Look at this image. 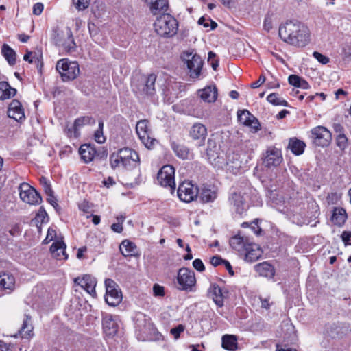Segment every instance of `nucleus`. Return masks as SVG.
<instances>
[{"mask_svg": "<svg viewBox=\"0 0 351 351\" xmlns=\"http://www.w3.org/2000/svg\"><path fill=\"white\" fill-rule=\"evenodd\" d=\"M348 218L346 210L341 207H335L333 209L332 215L331 217L332 222L338 226H343Z\"/></svg>", "mask_w": 351, "mask_h": 351, "instance_id": "c85d7f7f", "label": "nucleus"}, {"mask_svg": "<svg viewBox=\"0 0 351 351\" xmlns=\"http://www.w3.org/2000/svg\"><path fill=\"white\" fill-rule=\"evenodd\" d=\"M209 22H210L211 24V29H214L217 27V23L212 21L210 19H206L205 17H201L198 20V24L203 25L204 27H209Z\"/></svg>", "mask_w": 351, "mask_h": 351, "instance_id": "09e8293b", "label": "nucleus"}, {"mask_svg": "<svg viewBox=\"0 0 351 351\" xmlns=\"http://www.w3.org/2000/svg\"><path fill=\"white\" fill-rule=\"evenodd\" d=\"M282 160L280 149L271 147L267 149L263 160V164L265 167L278 166Z\"/></svg>", "mask_w": 351, "mask_h": 351, "instance_id": "dca6fc26", "label": "nucleus"}, {"mask_svg": "<svg viewBox=\"0 0 351 351\" xmlns=\"http://www.w3.org/2000/svg\"><path fill=\"white\" fill-rule=\"evenodd\" d=\"M279 36L285 42L297 47H304L310 41V32L296 20L287 21L279 27Z\"/></svg>", "mask_w": 351, "mask_h": 351, "instance_id": "f257e3e1", "label": "nucleus"}, {"mask_svg": "<svg viewBox=\"0 0 351 351\" xmlns=\"http://www.w3.org/2000/svg\"><path fill=\"white\" fill-rule=\"evenodd\" d=\"M300 77H299L298 75H291L288 77L289 83L291 85L294 86L295 87L298 86V84L300 83Z\"/></svg>", "mask_w": 351, "mask_h": 351, "instance_id": "13d9d810", "label": "nucleus"}, {"mask_svg": "<svg viewBox=\"0 0 351 351\" xmlns=\"http://www.w3.org/2000/svg\"><path fill=\"white\" fill-rule=\"evenodd\" d=\"M123 169H130L135 167L139 163L140 159L138 153L128 147L121 149L119 151Z\"/></svg>", "mask_w": 351, "mask_h": 351, "instance_id": "4468645a", "label": "nucleus"}, {"mask_svg": "<svg viewBox=\"0 0 351 351\" xmlns=\"http://www.w3.org/2000/svg\"><path fill=\"white\" fill-rule=\"evenodd\" d=\"M1 53L10 65L15 64L16 53L11 47H10L9 45L3 44L1 49Z\"/></svg>", "mask_w": 351, "mask_h": 351, "instance_id": "4c0bfd02", "label": "nucleus"}, {"mask_svg": "<svg viewBox=\"0 0 351 351\" xmlns=\"http://www.w3.org/2000/svg\"><path fill=\"white\" fill-rule=\"evenodd\" d=\"M56 237L57 234L56 229L53 227H50L48 228L47 234L45 239L43 241V243L47 244L52 241H54V242L56 241H59L58 239H56Z\"/></svg>", "mask_w": 351, "mask_h": 351, "instance_id": "a18cd8bd", "label": "nucleus"}, {"mask_svg": "<svg viewBox=\"0 0 351 351\" xmlns=\"http://www.w3.org/2000/svg\"><path fill=\"white\" fill-rule=\"evenodd\" d=\"M66 39L64 42L60 40L57 41L56 44L59 46H62L65 51L67 52H72L75 48V43L72 36L71 32L68 30L66 34Z\"/></svg>", "mask_w": 351, "mask_h": 351, "instance_id": "f704fd0d", "label": "nucleus"}, {"mask_svg": "<svg viewBox=\"0 0 351 351\" xmlns=\"http://www.w3.org/2000/svg\"><path fill=\"white\" fill-rule=\"evenodd\" d=\"M267 100L274 106H287L288 105L287 102L280 97L277 93L269 94L267 97Z\"/></svg>", "mask_w": 351, "mask_h": 351, "instance_id": "a19ab883", "label": "nucleus"}, {"mask_svg": "<svg viewBox=\"0 0 351 351\" xmlns=\"http://www.w3.org/2000/svg\"><path fill=\"white\" fill-rule=\"evenodd\" d=\"M177 280L179 285L178 288L186 291H193V287H195L196 282L194 272L185 267L179 270Z\"/></svg>", "mask_w": 351, "mask_h": 351, "instance_id": "0eeeda50", "label": "nucleus"}, {"mask_svg": "<svg viewBox=\"0 0 351 351\" xmlns=\"http://www.w3.org/2000/svg\"><path fill=\"white\" fill-rule=\"evenodd\" d=\"M90 0H73L75 7L79 11L86 9L90 4Z\"/></svg>", "mask_w": 351, "mask_h": 351, "instance_id": "de8ad7c7", "label": "nucleus"}, {"mask_svg": "<svg viewBox=\"0 0 351 351\" xmlns=\"http://www.w3.org/2000/svg\"><path fill=\"white\" fill-rule=\"evenodd\" d=\"M193 266L199 271H203L205 269L204 263L199 258H196L193 261Z\"/></svg>", "mask_w": 351, "mask_h": 351, "instance_id": "4d7b16f0", "label": "nucleus"}, {"mask_svg": "<svg viewBox=\"0 0 351 351\" xmlns=\"http://www.w3.org/2000/svg\"><path fill=\"white\" fill-rule=\"evenodd\" d=\"M136 132L140 140L147 148L150 149L156 142L154 138L150 136L149 121L147 119L140 120L137 122Z\"/></svg>", "mask_w": 351, "mask_h": 351, "instance_id": "ddd939ff", "label": "nucleus"}, {"mask_svg": "<svg viewBox=\"0 0 351 351\" xmlns=\"http://www.w3.org/2000/svg\"><path fill=\"white\" fill-rule=\"evenodd\" d=\"M221 346L225 350L235 351L238 348L237 338L233 335H224L221 338Z\"/></svg>", "mask_w": 351, "mask_h": 351, "instance_id": "7c9ffc66", "label": "nucleus"}, {"mask_svg": "<svg viewBox=\"0 0 351 351\" xmlns=\"http://www.w3.org/2000/svg\"><path fill=\"white\" fill-rule=\"evenodd\" d=\"M341 239L346 245H351V232L343 231L341 234Z\"/></svg>", "mask_w": 351, "mask_h": 351, "instance_id": "bf43d9fd", "label": "nucleus"}, {"mask_svg": "<svg viewBox=\"0 0 351 351\" xmlns=\"http://www.w3.org/2000/svg\"><path fill=\"white\" fill-rule=\"evenodd\" d=\"M44 8V5L42 3H36L33 6V14L38 16L41 14Z\"/></svg>", "mask_w": 351, "mask_h": 351, "instance_id": "680f3d73", "label": "nucleus"}, {"mask_svg": "<svg viewBox=\"0 0 351 351\" xmlns=\"http://www.w3.org/2000/svg\"><path fill=\"white\" fill-rule=\"evenodd\" d=\"M32 53L33 55L31 56L32 58L29 60V62L36 64L38 68H41L43 66L42 53H40V51H34Z\"/></svg>", "mask_w": 351, "mask_h": 351, "instance_id": "49530a36", "label": "nucleus"}, {"mask_svg": "<svg viewBox=\"0 0 351 351\" xmlns=\"http://www.w3.org/2000/svg\"><path fill=\"white\" fill-rule=\"evenodd\" d=\"M145 2L153 15H162L168 11V0H145Z\"/></svg>", "mask_w": 351, "mask_h": 351, "instance_id": "6ab92c4d", "label": "nucleus"}, {"mask_svg": "<svg viewBox=\"0 0 351 351\" xmlns=\"http://www.w3.org/2000/svg\"><path fill=\"white\" fill-rule=\"evenodd\" d=\"M119 152L117 153H113L110 157V162L112 169L123 168V164H122V158Z\"/></svg>", "mask_w": 351, "mask_h": 351, "instance_id": "37998d69", "label": "nucleus"}, {"mask_svg": "<svg viewBox=\"0 0 351 351\" xmlns=\"http://www.w3.org/2000/svg\"><path fill=\"white\" fill-rule=\"evenodd\" d=\"M119 250L124 256H132L136 252V246L134 243L124 240L120 244Z\"/></svg>", "mask_w": 351, "mask_h": 351, "instance_id": "72a5a7b5", "label": "nucleus"}, {"mask_svg": "<svg viewBox=\"0 0 351 351\" xmlns=\"http://www.w3.org/2000/svg\"><path fill=\"white\" fill-rule=\"evenodd\" d=\"M337 145L341 149H343L347 145V138L344 134H337Z\"/></svg>", "mask_w": 351, "mask_h": 351, "instance_id": "8fccbe9b", "label": "nucleus"}, {"mask_svg": "<svg viewBox=\"0 0 351 351\" xmlns=\"http://www.w3.org/2000/svg\"><path fill=\"white\" fill-rule=\"evenodd\" d=\"M313 57L322 64H326L329 62V58L322 53L315 51L313 53Z\"/></svg>", "mask_w": 351, "mask_h": 351, "instance_id": "603ef678", "label": "nucleus"}, {"mask_svg": "<svg viewBox=\"0 0 351 351\" xmlns=\"http://www.w3.org/2000/svg\"><path fill=\"white\" fill-rule=\"evenodd\" d=\"M156 76L150 74L148 76H141L132 82L133 90L139 95H152L155 93V82Z\"/></svg>", "mask_w": 351, "mask_h": 351, "instance_id": "39448f33", "label": "nucleus"}, {"mask_svg": "<svg viewBox=\"0 0 351 351\" xmlns=\"http://www.w3.org/2000/svg\"><path fill=\"white\" fill-rule=\"evenodd\" d=\"M206 135L207 129L202 123H196L191 128L190 136L195 140H199V145L204 144Z\"/></svg>", "mask_w": 351, "mask_h": 351, "instance_id": "4be33fe9", "label": "nucleus"}, {"mask_svg": "<svg viewBox=\"0 0 351 351\" xmlns=\"http://www.w3.org/2000/svg\"><path fill=\"white\" fill-rule=\"evenodd\" d=\"M313 143L320 147L328 146L332 139L330 132L324 126H317L311 130Z\"/></svg>", "mask_w": 351, "mask_h": 351, "instance_id": "f8f14e48", "label": "nucleus"}, {"mask_svg": "<svg viewBox=\"0 0 351 351\" xmlns=\"http://www.w3.org/2000/svg\"><path fill=\"white\" fill-rule=\"evenodd\" d=\"M15 287V278L9 272L0 274V290L8 291L10 293Z\"/></svg>", "mask_w": 351, "mask_h": 351, "instance_id": "5701e85b", "label": "nucleus"}, {"mask_svg": "<svg viewBox=\"0 0 351 351\" xmlns=\"http://www.w3.org/2000/svg\"><path fill=\"white\" fill-rule=\"evenodd\" d=\"M225 261L226 260L222 259L221 257L218 256H213L210 258V263L215 267L218 266L221 264H224Z\"/></svg>", "mask_w": 351, "mask_h": 351, "instance_id": "0e129e2a", "label": "nucleus"}, {"mask_svg": "<svg viewBox=\"0 0 351 351\" xmlns=\"http://www.w3.org/2000/svg\"><path fill=\"white\" fill-rule=\"evenodd\" d=\"M212 294L213 299L215 303L218 306L221 307L223 305V298L220 287L218 286H213Z\"/></svg>", "mask_w": 351, "mask_h": 351, "instance_id": "58836bf2", "label": "nucleus"}, {"mask_svg": "<svg viewBox=\"0 0 351 351\" xmlns=\"http://www.w3.org/2000/svg\"><path fill=\"white\" fill-rule=\"evenodd\" d=\"M79 209L84 213H91V206L88 202L84 201L79 204Z\"/></svg>", "mask_w": 351, "mask_h": 351, "instance_id": "5fc2aeb1", "label": "nucleus"}, {"mask_svg": "<svg viewBox=\"0 0 351 351\" xmlns=\"http://www.w3.org/2000/svg\"><path fill=\"white\" fill-rule=\"evenodd\" d=\"M184 330V326L182 324H179L177 327L171 329L170 332L172 334L175 339L180 337V333Z\"/></svg>", "mask_w": 351, "mask_h": 351, "instance_id": "864d4df0", "label": "nucleus"}, {"mask_svg": "<svg viewBox=\"0 0 351 351\" xmlns=\"http://www.w3.org/2000/svg\"><path fill=\"white\" fill-rule=\"evenodd\" d=\"M238 119L239 122L245 125L250 126L254 132L260 130V123L256 118H255L248 110H243L237 112Z\"/></svg>", "mask_w": 351, "mask_h": 351, "instance_id": "a211bd4d", "label": "nucleus"}, {"mask_svg": "<svg viewBox=\"0 0 351 351\" xmlns=\"http://www.w3.org/2000/svg\"><path fill=\"white\" fill-rule=\"evenodd\" d=\"M56 70L63 82L73 80L80 74L78 63L75 61H70L66 58L61 59L57 62Z\"/></svg>", "mask_w": 351, "mask_h": 351, "instance_id": "20e7f679", "label": "nucleus"}, {"mask_svg": "<svg viewBox=\"0 0 351 351\" xmlns=\"http://www.w3.org/2000/svg\"><path fill=\"white\" fill-rule=\"evenodd\" d=\"M8 115L17 121L25 119V113L21 102L16 99H13L9 105Z\"/></svg>", "mask_w": 351, "mask_h": 351, "instance_id": "412c9836", "label": "nucleus"}, {"mask_svg": "<svg viewBox=\"0 0 351 351\" xmlns=\"http://www.w3.org/2000/svg\"><path fill=\"white\" fill-rule=\"evenodd\" d=\"M95 120L90 116H84L76 119L74 121L73 125L69 128H66L64 130L66 135L69 137H75L77 138L80 135L79 130L84 125L95 124Z\"/></svg>", "mask_w": 351, "mask_h": 351, "instance_id": "2eb2a0df", "label": "nucleus"}, {"mask_svg": "<svg viewBox=\"0 0 351 351\" xmlns=\"http://www.w3.org/2000/svg\"><path fill=\"white\" fill-rule=\"evenodd\" d=\"M66 245L62 241H56L50 247L52 256L59 260H66L68 255L65 252Z\"/></svg>", "mask_w": 351, "mask_h": 351, "instance_id": "b1692460", "label": "nucleus"}, {"mask_svg": "<svg viewBox=\"0 0 351 351\" xmlns=\"http://www.w3.org/2000/svg\"><path fill=\"white\" fill-rule=\"evenodd\" d=\"M243 253H245V259L247 261L254 262L257 261L262 256L263 252L258 245L249 243Z\"/></svg>", "mask_w": 351, "mask_h": 351, "instance_id": "393cba45", "label": "nucleus"}, {"mask_svg": "<svg viewBox=\"0 0 351 351\" xmlns=\"http://www.w3.org/2000/svg\"><path fill=\"white\" fill-rule=\"evenodd\" d=\"M33 327L29 324L28 318L23 321V324L22 325L21 328L19 331V335L22 338H28L31 336V332H32Z\"/></svg>", "mask_w": 351, "mask_h": 351, "instance_id": "ea45409f", "label": "nucleus"}, {"mask_svg": "<svg viewBox=\"0 0 351 351\" xmlns=\"http://www.w3.org/2000/svg\"><path fill=\"white\" fill-rule=\"evenodd\" d=\"M255 271L261 276L273 278L275 274L274 267L268 262L258 263L254 267Z\"/></svg>", "mask_w": 351, "mask_h": 351, "instance_id": "bb28decb", "label": "nucleus"}, {"mask_svg": "<svg viewBox=\"0 0 351 351\" xmlns=\"http://www.w3.org/2000/svg\"><path fill=\"white\" fill-rule=\"evenodd\" d=\"M156 33L162 37H172L176 34L178 24L175 18L169 14H163L157 17L154 23Z\"/></svg>", "mask_w": 351, "mask_h": 351, "instance_id": "7ed1b4c3", "label": "nucleus"}, {"mask_svg": "<svg viewBox=\"0 0 351 351\" xmlns=\"http://www.w3.org/2000/svg\"><path fill=\"white\" fill-rule=\"evenodd\" d=\"M14 345L11 343H6L3 340H0V350L1 351H10L12 350Z\"/></svg>", "mask_w": 351, "mask_h": 351, "instance_id": "052dcab7", "label": "nucleus"}, {"mask_svg": "<svg viewBox=\"0 0 351 351\" xmlns=\"http://www.w3.org/2000/svg\"><path fill=\"white\" fill-rule=\"evenodd\" d=\"M74 282L86 290L90 295L93 296L96 295L95 287L97 281L94 277L86 274L82 278H75Z\"/></svg>", "mask_w": 351, "mask_h": 351, "instance_id": "f3484780", "label": "nucleus"}, {"mask_svg": "<svg viewBox=\"0 0 351 351\" xmlns=\"http://www.w3.org/2000/svg\"><path fill=\"white\" fill-rule=\"evenodd\" d=\"M340 197L337 194L332 193L327 197V200L329 204H336Z\"/></svg>", "mask_w": 351, "mask_h": 351, "instance_id": "69168bd1", "label": "nucleus"}, {"mask_svg": "<svg viewBox=\"0 0 351 351\" xmlns=\"http://www.w3.org/2000/svg\"><path fill=\"white\" fill-rule=\"evenodd\" d=\"M16 90L10 86L6 82H0V99L5 100L14 97Z\"/></svg>", "mask_w": 351, "mask_h": 351, "instance_id": "2f4dec72", "label": "nucleus"}, {"mask_svg": "<svg viewBox=\"0 0 351 351\" xmlns=\"http://www.w3.org/2000/svg\"><path fill=\"white\" fill-rule=\"evenodd\" d=\"M105 301L111 306H117L122 300V294L118 285L112 279L105 280Z\"/></svg>", "mask_w": 351, "mask_h": 351, "instance_id": "423d86ee", "label": "nucleus"}, {"mask_svg": "<svg viewBox=\"0 0 351 351\" xmlns=\"http://www.w3.org/2000/svg\"><path fill=\"white\" fill-rule=\"evenodd\" d=\"M249 243H250L247 238L241 237L240 235H236L232 237L230 240V246L241 253H243L245 252V250H246L247 244Z\"/></svg>", "mask_w": 351, "mask_h": 351, "instance_id": "cd10ccee", "label": "nucleus"}, {"mask_svg": "<svg viewBox=\"0 0 351 351\" xmlns=\"http://www.w3.org/2000/svg\"><path fill=\"white\" fill-rule=\"evenodd\" d=\"M265 82V77L263 75H261L258 80L251 84V87L252 88H256L259 87L261 84H263Z\"/></svg>", "mask_w": 351, "mask_h": 351, "instance_id": "338daca9", "label": "nucleus"}, {"mask_svg": "<svg viewBox=\"0 0 351 351\" xmlns=\"http://www.w3.org/2000/svg\"><path fill=\"white\" fill-rule=\"evenodd\" d=\"M157 180L161 186L173 191L176 188L174 167L170 165H164L157 175Z\"/></svg>", "mask_w": 351, "mask_h": 351, "instance_id": "6e6552de", "label": "nucleus"}, {"mask_svg": "<svg viewBox=\"0 0 351 351\" xmlns=\"http://www.w3.org/2000/svg\"><path fill=\"white\" fill-rule=\"evenodd\" d=\"M103 127L104 123L102 121L99 122V128L97 130L94 134L95 140L97 143L102 144L105 142L106 138L103 134Z\"/></svg>", "mask_w": 351, "mask_h": 351, "instance_id": "c03bdc74", "label": "nucleus"}, {"mask_svg": "<svg viewBox=\"0 0 351 351\" xmlns=\"http://www.w3.org/2000/svg\"><path fill=\"white\" fill-rule=\"evenodd\" d=\"M45 219L47 221L48 217L46 212L45 210H40L36 215L35 220L37 222L40 221L41 223H43L45 221Z\"/></svg>", "mask_w": 351, "mask_h": 351, "instance_id": "e2e57ef3", "label": "nucleus"}, {"mask_svg": "<svg viewBox=\"0 0 351 351\" xmlns=\"http://www.w3.org/2000/svg\"><path fill=\"white\" fill-rule=\"evenodd\" d=\"M172 147H173L174 152L176 153L177 156H178L179 158H180L182 159H186L188 158L189 152V149L186 147H184L183 145H180L173 144L172 145Z\"/></svg>", "mask_w": 351, "mask_h": 351, "instance_id": "79ce46f5", "label": "nucleus"}, {"mask_svg": "<svg viewBox=\"0 0 351 351\" xmlns=\"http://www.w3.org/2000/svg\"><path fill=\"white\" fill-rule=\"evenodd\" d=\"M184 59L186 61L190 76L192 78H197L203 66L201 57L196 53H193V51H186L184 53Z\"/></svg>", "mask_w": 351, "mask_h": 351, "instance_id": "9d476101", "label": "nucleus"}, {"mask_svg": "<svg viewBox=\"0 0 351 351\" xmlns=\"http://www.w3.org/2000/svg\"><path fill=\"white\" fill-rule=\"evenodd\" d=\"M177 193L181 201L189 203L197 197L199 190L198 187L191 182H183L179 185Z\"/></svg>", "mask_w": 351, "mask_h": 351, "instance_id": "1a4fd4ad", "label": "nucleus"}, {"mask_svg": "<svg viewBox=\"0 0 351 351\" xmlns=\"http://www.w3.org/2000/svg\"><path fill=\"white\" fill-rule=\"evenodd\" d=\"M19 190L20 198L23 202L32 205L38 204L41 202V196L29 184L22 183L19 186Z\"/></svg>", "mask_w": 351, "mask_h": 351, "instance_id": "9b49d317", "label": "nucleus"}, {"mask_svg": "<svg viewBox=\"0 0 351 351\" xmlns=\"http://www.w3.org/2000/svg\"><path fill=\"white\" fill-rule=\"evenodd\" d=\"M40 184L43 186L45 194H51V193L53 192L51 185L46 178L42 177L40 179Z\"/></svg>", "mask_w": 351, "mask_h": 351, "instance_id": "3c124183", "label": "nucleus"}, {"mask_svg": "<svg viewBox=\"0 0 351 351\" xmlns=\"http://www.w3.org/2000/svg\"><path fill=\"white\" fill-rule=\"evenodd\" d=\"M153 292L155 296H163L165 294L164 287L158 284H155L153 287Z\"/></svg>", "mask_w": 351, "mask_h": 351, "instance_id": "6e6d98bb", "label": "nucleus"}, {"mask_svg": "<svg viewBox=\"0 0 351 351\" xmlns=\"http://www.w3.org/2000/svg\"><path fill=\"white\" fill-rule=\"evenodd\" d=\"M47 195V202L51 204L53 207H56L58 206V204L56 202V199L53 195V192H51V194H46Z\"/></svg>", "mask_w": 351, "mask_h": 351, "instance_id": "774afa93", "label": "nucleus"}, {"mask_svg": "<svg viewBox=\"0 0 351 351\" xmlns=\"http://www.w3.org/2000/svg\"><path fill=\"white\" fill-rule=\"evenodd\" d=\"M199 96L204 101L211 103L217 97V89L215 86H208L198 91Z\"/></svg>", "mask_w": 351, "mask_h": 351, "instance_id": "a878e982", "label": "nucleus"}, {"mask_svg": "<svg viewBox=\"0 0 351 351\" xmlns=\"http://www.w3.org/2000/svg\"><path fill=\"white\" fill-rule=\"evenodd\" d=\"M215 143L211 140L208 141L207 155L209 160L217 167L226 169L227 171L237 174L241 167L240 156L237 153L229 150L226 153L223 151L218 153Z\"/></svg>", "mask_w": 351, "mask_h": 351, "instance_id": "f03ea898", "label": "nucleus"}, {"mask_svg": "<svg viewBox=\"0 0 351 351\" xmlns=\"http://www.w3.org/2000/svg\"><path fill=\"white\" fill-rule=\"evenodd\" d=\"M199 197L203 202H213L217 197V193L213 189L204 187L199 192Z\"/></svg>", "mask_w": 351, "mask_h": 351, "instance_id": "e433bc0d", "label": "nucleus"}, {"mask_svg": "<svg viewBox=\"0 0 351 351\" xmlns=\"http://www.w3.org/2000/svg\"><path fill=\"white\" fill-rule=\"evenodd\" d=\"M229 202L232 205L236 212L241 213L244 210V200L240 193H232L229 197Z\"/></svg>", "mask_w": 351, "mask_h": 351, "instance_id": "473e14b6", "label": "nucleus"}, {"mask_svg": "<svg viewBox=\"0 0 351 351\" xmlns=\"http://www.w3.org/2000/svg\"><path fill=\"white\" fill-rule=\"evenodd\" d=\"M82 159L86 162H91L96 154L95 149L90 145H82L79 149Z\"/></svg>", "mask_w": 351, "mask_h": 351, "instance_id": "c756f323", "label": "nucleus"}, {"mask_svg": "<svg viewBox=\"0 0 351 351\" xmlns=\"http://www.w3.org/2000/svg\"><path fill=\"white\" fill-rule=\"evenodd\" d=\"M306 144L298 139L291 138L289 142V147L295 155H300L304 152Z\"/></svg>", "mask_w": 351, "mask_h": 351, "instance_id": "c9c22d12", "label": "nucleus"}, {"mask_svg": "<svg viewBox=\"0 0 351 351\" xmlns=\"http://www.w3.org/2000/svg\"><path fill=\"white\" fill-rule=\"evenodd\" d=\"M102 326L104 333L107 336H114L118 331V324L110 314L103 315Z\"/></svg>", "mask_w": 351, "mask_h": 351, "instance_id": "aec40b11", "label": "nucleus"}]
</instances>
